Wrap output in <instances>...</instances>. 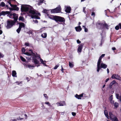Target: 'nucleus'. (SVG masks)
<instances>
[{
    "instance_id": "1",
    "label": "nucleus",
    "mask_w": 121,
    "mask_h": 121,
    "mask_svg": "<svg viewBox=\"0 0 121 121\" xmlns=\"http://www.w3.org/2000/svg\"><path fill=\"white\" fill-rule=\"evenodd\" d=\"M22 52L24 54L28 56H32V62L34 63L36 65L39 63V61L35 58L36 56L35 53L33 52V51L32 50H29V51L30 52H25V49L24 48H22Z\"/></svg>"
},
{
    "instance_id": "2",
    "label": "nucleus",
    "mask_w": 121,
    "mask_h": 121,
    "mask_svg": "<svg viewBox=\"0 0 121 121\" xmlns=\"http://www.w3.org/2000/svg\"><path fill=\"white\" fill-rule=\"evenodd\" d=\"M96 25L97 28L99 30H103L105 28L108 30L109 29V26L108 25L105 23V22L104 24L98 22L96 23Z\"/></svg>"
},
{
    "instance_id": "3",
    "label": "nucleus",
    "mask_w": 121,
    "mask_h": 121,
    "mask_svg": "<svg viewBox=\"0 0 121 121\" xmlns=\"http://www.w3.org/2000/svg\"><path fill=\"white\" fill-rule=\"evenodd\" d=\"M15 22L12 20H8L7 21V29L10 28L15 25Z\"/></svg>"
},
{
    "instance_id": "4",
    "label": "nucleus",
    "mask_w": 121,
    "mask_h": 121,
    "mask_svg": "<svg viewBox=\"0 0 121 121\" xmlns=\"http://www.w3.org/2000/svg\"><path fill=\"white\" fill-rule=\"evenodd\" d=\"M31 8L30 6H27L24 5H22L21 6V10L22 12L28 11L29 9Z\"/></svg>"
},
{
    "instance_id": "5",
    "label": "nucleus",
    "mask_w": 121,
    "mask_h": 121,
    "mask_svg": "<svg viewBox=\"0 0 121 121\" xmlns=\"http://www.w3.org/2000/svg\"><path fill=\"white\" fill-rule=\"evenodd\" d=\"M54 21L57 22H64L65 21V20L63 17L56 15Z\"/></svg>"
},
{
    "instance_id": "6",
    "label": "nucleus",
    "mask_w": 121,
    "mask_h": 121,
    "mask_svg": "<svg viewBox=\"0 0 121 121\" xmlns=\"http://www.w3.org/2000/svg\"><path fill=\"white\" fill-rule=\"evenodd\" d=\"M52 13H58L61 12V8L60 6L57 7L56 8L50 10Z\"/></svg>"
},
{
    "instance_id": "7",
    "label": "nucleus",
    "mask_w": 121,
    "mask_h": 121,
    "mask_svg": "<svg viewBox=\"0 0 121 121\" xmlns=\"http://www.w3.org/2000/svg\"><path fill=\"white\" fill-rule=\"evenodd\" d=\"M107 65L106 64L102 63L100 65H99V66H97V71L98 72L101 68L105 69L107 67Z\"/></svg>"
},
{
    "instance_id": "8",
    "label": "nucleus",
    "mask_w": 121,
    "mask_h": 121,
    "mask_svg": "<svg viewBox=\"0 0 121 121\" xmlns=\"http://www.w3.org/2000/svg\"><path fill=\"white\" fill-rule=\"evenodd\" d=\"M56 104L58 106H64L66 105L65 102L64 101H61L59 102H57L56 103Z\"/></svg>"
},
{
    "instance_id": "9",
    "label": "nucleus",
    "mask_w": 121,
    "mask_h": 121,
    "mask_svg": "<svg viewBox=\"0 0 121 121\" xmlns=\"http://www.w3.org/2000/svg\"><path fill=\"white\" fill-rule=\"evenodd\" d=\"M9 4L10 5V6L12 7L13 8V10L17 11H18L19 10V8L17 6V5H16L10 3Z\"/></svg>"
},
{
    "instance_id": "10",
    "label": "nucleus",
    "mask_w": 121,
    "mask_h": 121,
    "mask_svg": "<svg viewBox=\"0 0 121 121\" xmlns=\"http://www.w3.org/2000/svg\"><path fill=\"white\" fill-rule=\"evenodd\" d=\"M13 17V18L14 19V20L13 21L16 23V22L17 21V20L18 19V14L15 13H14Z\"/></svg>"
},
{
    "instance_id": "11",
    "label": "nucleus",
    "mask_w": 121,
    "mask_h": 121,
    "mask_svg": "<svg viewBox=\"0 0 121 121\" xmlns=\"http://www.w3.org/2000/svg\"><path fill=\"white\" fill-rule=\"evenodd\" d=\"M84 94L82 93L80 95H78V94H76L75 95V97L78 99H82V97L83 96Z\"/></svg>"
},
{
    "instance_id": "12",
    "label": "nucleus",
    "mask_w": 121,
    "mask_h": 121,
    "mask_svg": "<svg viewBox=\"0 0 121 121\" xmlns=\"http://www.w3.org/2000/svg\"><path fill=\"white\" fill-rule=\"evenodd\" d=\"M84 45V44L83 43H82L78 46V51L79 52H81Z\"/></svg>"
},
{
    "instance_id": "13",
    "label": "nucleus",
    "mask_w": 121,
    "mask_h": 121,
    "mask_svg": "<svg viewBox=\"0 0 121 121\" xmlns=\"http://www.w3.org/2000/svg\"><path fill=\"white\" fill-rule=\"evenodd\" d=\"M47 16L49 18L54 20L56 15H50L49 14H47Z\"/></svg>"
},
{
    "instance_id": "14",
    "label": "nucleus",
    "mask_w": 121,
    "mask_h": 121,
    "mask_svg": "<svg viewBox=\"0 0 121 121\" xmlns=\"http://www.w3.org/2000/svg\"><path fill=\"white\" fill-rule=\"evenodd\" d=\"M18 24H19V27L21 29L22 28H25V25L24 23L23 22H19Z\"/></svg>"
},
{
    "instance_id": "15",
    "label": "nucleus",
    "mask_w": 121,
    "mask_h": 121,
    "mask_svg": "<svg viewBox=\"0 0 121 121\" xmlns=\"http://www.w3.org/2000/svg\"><path fill=\"white\" fill-rule=\"evenodd\" d=\"M10 13V12L8 11H2L0 14V16L1 15H5V14H8V15Z\"/></svg>"
},
{
    "instance_id": "16",
    "label": "nucleus",
    "mask_w": 121,
    "mask_h": 121,
    "mask_svg": "<svg viewBox=\"0 0 121 121\" xmlns=\"http://www.w3.org/2000/svg\"><path fill=\"white\" fill-rule=\"evenodd\" d=\"M32 9L33 8L31 7V8H30V9H29L28 12H29L30 13H31L33 15L36 14V13L35 12L34 10H33Z\"/></svg>"
},
{
    "instance_id": "17",
    "label": "nucleus",
    "mask_w": 121,
    "mask_h": 121,
    "mask_svg": "<svg viewBox=\"0 0 121 121\" xmlns=\"http://www.w3.org/2000/svg\"><path fill=\"white\" fill-rule=\"evenodd\" d=\"M71 10V8L70 7H67L65 9V11L67 13H70Z\"/></svg>"
},
{
    "instance_id": "18",
    "label": "nucleus",
    "mask_w": 121,
    "mask_h": 121,
    "mask_svg": "<svg viewBox=\"0 0 121 121\" xmlns=\"http://www.w3.org/2000/svg\"><path fill=\"white\" fill-rule=\"evenodd\" d=\"M75 29L77 32H80L82 30V28L80 26L75 27Z\"/></svg>"
},
{
    "instance_id": "19",
    "label": "nucleus",
    "mask_w": 121,
    "mask_h": 121,
    "mask_svg": "<svg viewBox=\"0 0 121 121\" xmlns=\"http://www.w3.org/2000/svg\"><path fill=\"white\" fill-rule=\"evenodd\" d=\"M117 82L115 80L111 82L110 83L109 85V87L110 88H112V86L113 85L116 84Z\"/></svg>"
},
{
    "instance_id": "20",
    "label": "nucleus",
    "mask_w": 121,
    "mask_h": 121,
    "mask_svg": "<svg viewBox=\"0 0 121 121\" xmlns=\"http://www.w3.org/2000/svg\"><path fill=\"white\" fill-rule=\"evenodd\" d=\"M31 18H35L37 19H40V18L38 16L35 15H32L31 16Z\"/></svg>"
},
{
    "instance_id": "21",
    "label": "nucleus",
    "mask_w": 121,
    "mask_h": 121,
    "mask_svg": "<svg viewBox=\"0 0 121 121\" xmlns=\"http://www.w3.org/2000/svg\"><path fill=\"white\" fill-rule=\"evenodd\" d=\"M5 1L6 2L9 4L10 3L11 4V2H13L14 3L17 2L15 0H5Z\"/></svg>"
},
{
    "instance_id": "22",
    "label": "nucleus",
    "mask_w": 121,
    "mask_h": 121,
    "mask_svg": "<svg viewBox=\"0 0 121 121\" xmlns=\"http://www.w3.org/2000/svg\"><path fill=\"white\" fill-rule=\"evenodd\" d=\"M104 114L106 116V117L107 118L109 119V116L108 114V112L107 111L105 110H104Z\"/></svg>"
},
{
    "instance_id": "23",
    "label": "nucleus",
    "mask_w": 121,
    "mask_h": 121,
    "mask_svg": "<svg viewBox=\"0 0 121 121\" xmlns=\"http://www.w3.org/2000/svg\"><path fill=\"white\" fill-rule=\"evenodd\" d=\"M17 73L16 72L15 70H13L12 72V76L13 77H17Z\"/></svg>"
},
{
    "instance_id": "24",
    "label": "nucleus",
    "mask_w": 121,
    "mask_h": 121,
    "mask_svg": "<svg viewBox=\"0 0 121 121\" xmlns=\"http://www.w3.org/2000/svg\"><path fill=\"white\" fill-rule=\"evenodd\" d=\"M116 96L117 99H119L121 103V96H119L118 94H116Z\"/></svg>"
},
{
    "instance_id": "25",
    "label": "nucleus",
    "mask_w": 121,
    "mask_h": 121,
    "mask_svg": "<svg viewBox=\"0 0 121 121\" xmlns=\"http://www.w3.org/2000/svg\"><path fill=\"white\" fill-rule=\"evenodd\" d=\"M113 105L115 108H117L119 106L118 103L117 102H116Z\"/></svg>"
},
{
    "instance_id": "26",
    "label": "nucleus",
    "mask_w": 121,
    "mask_h": 121,
    "mask_svg": "<svg viewBox=\"0 0 121 121\" xmlns=\"http://www.w3.org/2000/svg\"><path fill=\"white\" fill-rule=\"evenodd\" d=\"M101 58L100 57H99V59L98 60L97 64V66H99V65H100L101 62Z\"/></svg>"
},
{
    "instance_id": "27",
    "label": "nucleus",
    "mask_w": 121,
    "mask_h": 121,
    "mask_svg": "<svg viewBox=\"0 0 121 121\" xmlns=\"http://www.w3.org/2000/svg\"><path fill=\"white\" fill-rule=\"evenodd\" d=\"M69 65L70 68H72L74 66V65L72 63V62L71 63L70 61L69 62Z\"/></svg>"
},
{
    "instance_id": "28",
    "label": "nucleus",
    "mask_w": 121,
    "mask_h": 121,
    "mask_svg": "<svg viewBox=\"0 0 121 121\" xmlns=\"http://www.w3.org/2000/svg\"><path fill=\"white\" fill-rule=\"evenodd\" d=\"M44 0H39L38 3L37 4L39 6L41 4L43 3Z\"/></svg>"
},
{
    "instance_id": "29",
    "label": "nucleus",
    "mask_w": 121,
    "mask_h": 121,
    "mask_svg": "<svg viewBox=\"0 0 121 121\" xmlns=\"http://www.w3.org/2000/svg\"><path fill=\"white\" fill-rule=\"evenodd\" d=\"M41 36L43 38H45L47 37V34L46 33H45L43 34H42L41 35Z\"/></svg>"
},
{
    "instance_id": "30",
    "label": "nucleus",
    "mask_w": 121,
    "mask_h": 121,
    "mask_svg": "<svg viewBox=\"0 0 121 121\" xmlns=\"http://www.w3.org/2000/svg\"><path fill=\"white\" fill-rule=\"evenodd\" d=\"M19 21H21L22 22H23L24 20V17H23L20 16L19 18Z\"/></svg>"
},
{
    "instance_id": "31",
    "label": "nucleus",
    "mask_w": 121,
    "mask_h": 121,
    "mask_svg": "<svg viewBox=\"0 0 121 121\" xmlns=\"http://www.w3.org/2000/svg\"><path fill=\"white\" fill-rule=\"evenodd\" d=\"M39 60L42 64L44 65L45 66H46V64L45 63H44V61L41 58H40Z\"/></svg>"
},
{
    "instance_id": "32",
    "label": "nucleus",
    "mask_w": 121,
    "mask_h": 121,
    "mask_svg": "<svg viewBox=\"0 0 121 121\" xmlns=\"http://www.w3.org/2000/svg\"><path fill=\"white\" fill-rule=\"evenodd\" d=\"M20 58L21 60L23 62H26V60L22 56H20Z\"/></svg>"
},
{
    "instance_id": "33",
    "label": "nucleus",
    "mask_w": 121,
    "mask_h": 121,
    "mask_svg": "<svg viewBox=\"0 0 121 121\" xmlns=\"http://www.w3.org/2000/svg\"><path fill=\"white\" fill-rule=\"evenodd\" d=\"M48 10H47L46 9H44L43 11V13L47 14H47H48V13L47 12V11Z\"/></svg>"
},
{
    "instance_id": "34",
    "label": "nucleus",
    "mask_w": 121,
    "mask_h": 121,
    "mask_svg": "<svg viewBox=\"0 0 121 121\" xmlns=\"http://www.w3.org/2000/svg\"><path fill=\"white\" fill-rule=\"evenodd\" d=\"M5 6V3L3 2H2L1 4H0V6L4 7Z\"/></svg>"
},
{
    "instance_id": "35",
    "label": "nucleus",
    "mask_w": 121,
    "mask_h": 121,
    "mask_svg": "<svg viewBox=\"0 0 121 121\" xmlns=\"http://www.w3.org/2000/svg\"><path fill=\"white\" fill-rule=\"evenodd\" d=\"M116 77L115 79L119 80H120V76L118 74H116Z\"/></svg>"
},
{
    "instance_id": "36",
    "label": "nucleus",
    "mask_w": 121,
    "mask_h": 121,
    "mask_svg": "<svg viewBox=\"0 0 121 121\" xmlns=\"http://www.w3.org/2000/svg\"><path fill=\"white\" fill-rule=\"evenodd\" d=\"M115 117H116V116L112 115V116H111V117H109L110 119L112 120Z\"/></svg>"
},
{
    "instance_id": "37",
    "label": "nucleus",
    "mask_w": 121,
    "mask_h": 121,
    "mask_svg": "<svg viewBox=\"0 0 121 121\" xmlns=\"http://www.w3.org/2000/svg\"><path fill=\"white\" fill-rule=\"evenodd\" d=\"M21 29L19 27L18 29L16 31L19 34L20 33Z\"/></svg>"
},
{
    "instance_id": "38",
    "label": "nucleus",
    "mask_w": 121,
    "mask_h": 121,
    "mask_svg": "<svg viewBox=\"0 0 121 121\" xmlns=\"http://www.w3.org/2000/svg\"><path fill=\"white\" fill-rule=\"evenodd\" d=\"M112 121H119L118 119L116 117H115L113 119Z\"/></svg>"
},
{
    "instance_id": "39",
    "label": "nucleus",
    "mask_w": 121,
    "mask_h": 121,
    "mask_svg": "<svg viewBox=\"0 0 121 121\" xmlns=\"http://www.w3.org/2000/svg\"><path fill=\"white\" fill-rule=\"evenodd\" d=\"M45 104L48 105V106L50 107L52 106L48 102H46L45 103Z\"/></svg>"
},
{
    "instance_id": "40",
    "label": "nucleus",
    "mask_w": 121,
    "mask_h": 121,
    "mask_svg": "<svg viewBox=\"0 0 121 121\" xmlns=\"http://www.w3.org/2000/svg\"><path fill=\"white\" fill-rule=\"evenodd\" d=\"M36 55H36V57L35 58L36 59V58L37 57H38V58L39 59H40V58L41 57H40V55H39L37 53H36Z\"/></svg>"
},
{
    "instance_id": "41",
    "label": "nucleus",
    "mask_w": 121,
    "mask_h": 121,
    "mask_svg": "<svg viewBox=\"0 0 121 121\" xmlns=\"http://www.w3.org/2000/svg\"><path fill=\"white\" fill-rule=\"evenodd\" d=\"M27 33L29 35H30V34H32L33 32L32 31L29 30L27 32Z\"/></svg>"
},
{
    "instance_id": "42",
    "label": "nucleus",
    "mask_w": 121,
    "mask_h": 121,
    "mask_svg": "<svg viewBox=\"0 0 121 121\" xmlns=\"http://www.w3.org/2000/svg\"><path fill=\"white\" fill-rule=\"evenodd\" d=\"M119 27H120L119 26V25H117L115 26V29L116 30H118L119 29Z\"/></svg>"
},
{
    "instance_id": "43",
    "label": "nucleus",
    "mask_w": 121,
    "mask_h": 121,
    "mask_svg": "<svg viewBox=\"0 0 121 121\" xmlns=\"http://www.w3.org/2000/svg\"><path fill=\"white\" fill-rule=\"evenodd\" d=\"M116 74H113L112 76V78H115V79L116 78Z\"/></svg>"
},
{
    "instance_id": "44",
    "label": "nucleus",
    "mask_w": 121,
    "mask_h": 121,
    "mask_svg": "<svg viewBox=\"0 0 121 121\" xmlns=\"http://www.w3.org/2000/svg\"><path fill=\"white\" fill-rule=\"evenodd\" d=\"M4 56V55L0 52V58H2Z\"/></svg>"
},
{
    "instance_id": "45",
    "label": "nucleus",
    "mask_w": 121,
    "mask_h": 121,
    "mask_svg": "<svg viewBox=\"0 0 121 121\" xmlns=\"http://www.w3.org/2000/svg\"><path fill=\"white\" fill-rule=\"evenodd\" d=\"M59 66V65H55V67L54 68V69H57L58 67Z\"/></svg>"
},
{
    "instance_id": "46",
    "label": "nucleus",
    "mask_w": 121,
    "mask_h": 121,
    "mask_svg": "<svg viewBox=\"0 0 121 121\" xmlns=\"http://www.w3.org/2000/svg\"><path fill=\"white\" fill-rule=\"evenodd\" d=\"M27 66L28 68H30V67H35L34 66L30 65H27Z\"/></svg>"
},
{
    "instance_id": "47",
    "label": "nucleus",
    "mask_w": 121,
    "mask_h": 121,
    "mask_svg": "<svg viewBox=\"0 0 121 121\" xmlns=\"http://www.w3.org/2000/svg\"><path fill=\"white\" fill-rule=\"evenodd\" d=\"M109 100H112L113 99V95H112L111 96H110L109 98Z\"/></svg>"
},
{
    "instance_id": "48",
    "label": "nucleus",
    "mask_w": 121,
    "mask_h": 121,
    "mask_svg": "<svg viewBox=\"0 0 121 121\" xmlns=\"http://www.w3.org/2000/svg\"><path fill=\"white\" fill-rule=\"evenodd\" d=\"M105 56V54H103L101 55L99 57L102 59V58L104 57Z\"/></svg>"
},
{
    "instance_id": "49",
    "label": "nucleus",
    "mask_w": 121,
    "mask_h": 121,
    "mask_svg": "<svg viewBox=\"0 0 121 121\" xmlns=\"http://www.w3.org/2000/svg\"><path fill=\"white\" fill-rule=\"evenodd\" d=\"M25 45L26 46H29V43L26 42L25 43Z\"/></svg>"
},
{
    "instance_id": "50",
    "label": "nucleus",
    "mask_w": 121,
    "mask_h": 121,
    "mask_svg": "<svg viewBox=\"0 0 121 121\" xmlns=\"http://www.w3.org/2000/svg\"><path fill=\"white\" fill-rule=\"evenodd\" d=\"M43 95L44 97L46 99H48V97L47 96V95L46 94H44Z\"/></svg>"
},
{
    "instance_id": "51",
    "label": "nucleus",
    "mask_w": 121,
    "mask_h": 121,
    "mask_svg": "<svg viewBox=\"0 0 121 121\" xmlns=\"http://www.w3.org/2000/svg\"><path fill=\"white\" fill-rule=\"evenodd\" d=\"M91 15L92 16H93L94 17H95V13L94 12H92Z\"/></svg>"
},
{
    "instance_id": "52",
    "label": "nucleus",
    "mask_w": 121,
    "mask_h": 121,
    "mask_svg": "<svg viewBox=\"0 0 121 121\" xmlns=\"http://www.w3.org/2000/svg\"><path fill=\"white\" fill-rule=\"evenodd\" d=\"M85 7H83V11L85 13H86V11H85Z\"/></svg>"
},
{
    "instance_id": "53",
    "label": "nucleus",
    "mask_w": 121,
    "mask_h": 121,
    "mask_svg": "<svg viewBox=\"0 0 121 121\" xmlns=\"http://www.w3.org/2000/svg\"><path fill=\"white\" fill-rule=\"evenodd\" d=\"M72 115L73 116H75L76 115V113L72 112Z\"/></svg>"
},
{
    "instance_id": "54",
    "label": "nucleus",
    "mask_w": 121,
    "mask_h": 121,
    "mask_svg": "<svg viewBox=\"0 0 121 121\" xmlns=\"http://www.w3.org/2000/svg\"><path fill=\"white\" fill-rule=\"evenodd\" d=\"M12 121H16L17 120H19V119L18 118H17V119H12Z\"/></svg>"
},
{
    "instance_id": "55",
    "label": "nucleus",
    "mask_w": 121,
    "mask_h": 121,
    "mask_svg": "<svg viewBox=\"0 0 121 121\" xmlns=\"http://www.w3.org/2000/svg\"><path fill=\"white\" fill-rule=\"evenodd\" d=\"M109 117H111V116H112V115H113L112 114V113L111 112H110L109 113Z\"/></svg>"
},
{
    "instance_id": "56",
    "label": "nucleus",
    "mask_w": 121,
    "mask_h": 121,
    "mask_svg": "<svg viewBox=\"0 0 121 121\" xmlns=\"http://www.w3.org/2000/svg\"><path fill=\"white\" fill-rule=\"evenodd\" d=\"M110 102L111 103V104H114V100H110Z\"/></svg>"
},
{
    "instance_id": "57",
    "label": "nucleus",
    "mask_w": 121,
    "mask_h": 121,
    "mask_svg": "<svg viewBox=\"0 0 121 121\" xmlns=\"http://www.w3.org/2000/svg\"><path fill=\"white\" fill-rule=\"evenodd\" d=\"M88 30L87 28H84V31L85 32H87Z\"/></svg>"
},
{
    "instance_id": "58",
    "label": "nucleus",
    "mask_w": 121,
    "mask_h": 121,
    "mask_svg": "<svg viewBox=\"0 0 121 121\" xmlns=\"http://www.w3.org/2000/svg\"><path fill=\"white\" fill-rule=\"evenodd\" d=\"M61 71H62V73H63L64 69H63V67L62 66H61Z\"/></svg>"
},
{
    "instance_id": "59",
    "label": "nucleus",
    "mask_w": 121,
    "mask_h": 121,
    "mask_svg": "<svg viewBox=\"0 0 121 121\" xmlns=\"http://www.w3.org/2000/svg\"><path fill=\"white\" fill-rule=\"evenodd\" d=\"M77 42L78 44H79L81 42L78 39L77 40Z\"/></svg>"
},
{
    "instance_id": "60",
    "label": "nucleus",
    "mask_w": 121,
    "mask_h": 121,
    "mask_svg": "<svg viewBox=\"0 0 121 121\" xmlns=\"http://www.w3.org/2000/svg\"><path fill=\"white\" fill-rule=\"evenodd\" d=\"M26 79L27 80V82H28L30 81V79L28 77H26Z\"/></svg>"
},
{
    "instance_id": "61",
    "label": "nucleus",
    "mask_w": 121,
    "mask_h": 121,
    "mask_svg": "<svg viewBox=\"0 0 121 121\" xmlns=\"http://www.w3.org/2000/svg\"><path fill=\"white\" fill-rule=\"evenodd\" d=\"M33 21L35 23H38V21L37 20H33Z\"/></svg>"
},
{
    "instance_id": "62",
    "label": "nucleus",
    "mask_w": 121,
    "mask_h": 121,
    "mask_svg": "<svg viewBox=\"0 0 121 121\" xmlns=\"http://www.w3.org/2000/svg\"><path fill=\"white\" fill-rule=\"evenodd\" d=\"M9 9L10 11H12L13 10V8H12H12L10 7L9 8Z\"/></svg>"
},
{
    "instance_id": "63",
    "label": "nucleus",
    "mask_w": 121,
    "mask_h": 121,
    "mask_svg": "<svg viewBox=\"0 0 121 121\" xmlns=\"http://www.w3.org/2000/svg\"><path fill=\"white\" fill-rule=\"evenodd\" d=\"M118 25L120 27V28L121 29V23H120L118 24Z\"/></svg>"
},
{
    "instance_id": "64",
    "label": "nucleus",
    "mask_w": 121,
    "mask_h": 121,
    "mask_svg": "<svg viewBox=\"0 0 121 121\" xmlns=\"http://www.w3.org/2000/svg\"><path fill=\"white\" fill-rule=\"evenodd\" d=\"M109 80V78H108L107 79H106V80H105V82H107Z\"/></svg>"
}]
</instances>
